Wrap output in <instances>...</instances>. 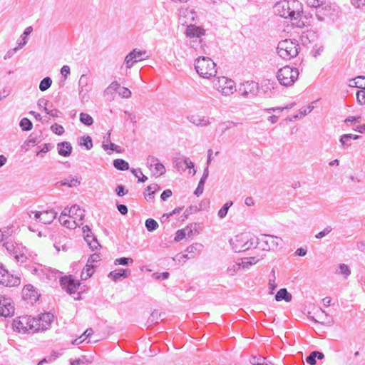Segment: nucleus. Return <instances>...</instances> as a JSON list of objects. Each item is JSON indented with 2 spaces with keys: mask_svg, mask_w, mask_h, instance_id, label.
I'll list each match as a JSON object with an SVG mask.
<instances>
[{
  "mask_svg": "<svg viewBox=\"0 0 365 365\" xmlns=\"http://www.w3.org/2000/svg\"><path fill=\"white\" fill-rule=\"evenodd\" d=\"M185 34L186 36L190 38H200V36L204 35L205 31L203 29L199 26L190 24L187 26Z\"/></svg>",
  "mask_w": 365,
  "mask_h": 365,
  "instance_id": "obj_20",
  "label": "nucleus"
},
{
  "mask_svg": "<svg viewBox=\"0 0 365 365\" xmlns=\"http://www.w3.org/2000/svg\"><path fill=\"white\" fill-rule=\"evenodd\" d=\"M299 76L298 69L285 66L279 69L277 73V78L279 83L284 86H290L297 80Z\"/></svg>",
  "mask_w": 365,
  "mask_h": 365,
  "instance_id": "obj_6",
  "label": "nucleus"
},
{
  "mask_svg": "<svg viewBox=\"0 0 365 365\" xmlns=\"http://www.w3.org/2000/svg\"><path fill=\"white\" fill-rule=\"evenodd\" d=\"M19 126L24 131H29L33 128L32 122L27 118H23L20 123Z\"/></svg>",
  "mask_w": 365,
  "mask_h": 365,
  "instance_id": "obj_38",
  "label": "nucleus"
},
{
  "mask_svg": "<svg viewBox=\"0 0 365 365\" xmlns=\"http://www.w3.org/2000/svg\"><path fill=\"white\" fill-rule=\"evenodd\" d=\"M233 202L232 201L226 202L222 208L218 211V216L220 218H224L228 212L229 208L232 205Z\"/></svg>",
  "mask_w": 365,
  "mask_h": 365,
  "instance_id": "obj_49",
  "label": "nucleus"
},
{
  "mask_svg": "<svg viewBox=\"0 0 365 365\" xmlns=\"http://www.w3.org/2000/svg\"><path fill=\"white\" fill-rule=\"evenodd\" d=\"M120 84L117 81L112 82L103 91V96L108 100L111 101L114 98L115 92L119 88Z\"/></svg>",
  "mask_w": 365,
  "mask_h": 365,
  "instance_id": "obj_22",
  "label": "nucleus"
},
{
  "mask_svg": "<svg viewBox=\"0 0 365 365\" xmlns=\"http://www.w3.org/2000/svg\"><path fill=\"white\" fill-rule=\"evenodd\" d=\"M183 163L185 165V168H189V173H192V175H195L196 173V170L195 169V164L189 158H184Z\"/></svg>",
  "mask_w": 365,
  "mask_h": 365,
  "instance_id": "obj_50",
  "label": "nucleus"
},
{
  "mask_svg": "<svg viewBox=\"0 0 365 365\" xmlns=\"http://www.w3.org/2000/svg\"><path fill=\"white\" fill-rule=\"evenodd\" d=\"M332 230L331 227L327 226L322 231L319 232L315 235V237L317 239H322L326 235H327L329 233H330Z\"/></svg>",
  "mask_w": 365,
  "mask_h": 365,
  "instance_id": "obj_60",
  "label": "nucleus"
},
{
  "mask_svg": "<svg viewBox=\"0 0 365 365\" xmlns=\"http://www.w3.org/2000/svg\"><path fill=\"white\" fill-rule=\"evenodd\" d=\"M14 326L19 332L36 333L40 331L39 321L31 317H22L14 321Z\"/></svg>",
  "mask_w": 365,
  "mask_h": 365,
  "instance_id": "obj_5",
  "label": "nucleus"
},
{
  "mask_svg": "<svg viewBox=\"0 0 365 365\" xmlns=\"http://www.w3.org/2000/svg\"><path fill=\"white\" fill-rule=\"evenodd\" d=\"M68 212H71L70 217L73 218V219L76 220L77 221L78 220V222L81 224H83V220L85 216V214H84L85 211H84V210H82L79 205H72L70 207Z\"/></svg>",
  "mask_w": 365,
  "mask_h": 365,
  "instance_id": "obj_17",
  "label": "nucleus"
},
{
  "mask_svg": "<svg viewBox=\"0 0 365 365\" xmlns=\"http://www.w3.org/2000/svg\"><path fill=\"white\" fill-rule=\"evenodd\" d=\"M57 212L53 210L43 212V217H41V223L50 224L56 217Z\"/></svg>",
  "mask_w": 365,
  "mask_h": 365,
  "instance_id": "obj_29",
  "label": "nucleus"
},
{
  "mask_svg": "<svg viewBox=\"0 0 365 365\" xmlns=\"http://www.w3.org/2000/svg\"><path fill=\"white\" fill-rule=\"evenodd\" d=\"M324 357V355L322 352L314 351L307 357L306 361L310 365H315L317 363V359H322Z\"/></svg>",
  "mask_w": 365,
  "mask_h": 365,
  "instance_id": "obj_30",
  "label": "nucleus"
},
{
  "mask_svg": "<svg viewBox=\"0 0 365 365\" xmlns=\"http://www.w3.org/2000/svg\"><path fill=\"white\" fill-rule=\"evenodd\" d=\"M274 89V83L272 82L270 80H264L262 83L261 86L259 87V95H263L265 98H272L273 90Z\"/></svg>",
  "mask_w": 365,
  "mask_h": 365,
  "instance_id": "obj_14",
  "label": "nucleus"
},
{
  "mask_svg": "<svg viewBox=\"0 0 365 365\" xmlns=\"http://www.w3.org/2000/svg\"><path fill=\"white\" fill-rule=\"evenodd\" d=\"M113 166L118 170H127L129 169V164L123 159H115L113 160Z\"/></svg>",
  "mask_w": 365,
  "mask_h": 365,
  "instance_id": "obj_35",
  "label": "nucleus"
},
{
  "mask_svg": "<svg viewBox=\"0 0 365 365\" xmlns=\"http://www.w3.org/2000/svg\"><path fill=\"white\" fill-rule=\"evenodd\" d=\"M41 142V139L38 137H32V135H30L29 138L24 142V145H22V148L24 149L26 151L29 150V147L31 145H35L38 144Z\"/></svg>",
  "mask_w": 365,
  "mask_h": 365,
  "instance_id": "obj_36",
  "label": "nucleus"
},
{
  "mask_svg": "<svg viewBox=\"0 0 365 365\" xmlns=\"http://www.w3.org/2000/svg\"><path fill=\"white\" fill-rule=\"evenodd\" d=\"M94 272V267L92 264H87L81 272V278L82 280H86L91 277Z\"/></svg>",
  "mask_w": 365,
  "mask_h": 365,
  "instance_id": "obj_34",
  "label": "nucleus"
},
{
  "mask_svg": "<svg viewBox=\"0 0 365 365\" xmlns=\"http://www.w3.org/2000/svg\"><path fill=\"white\" fill-rule=\"evenodd\" d=\"M52 84V80L50 77L43 78L39 83V90L45 91L48 90Z\"/></svg>",
  "mask_w": 365,
  "mask_h": 365,
  "instance_id": "obj_39",
  "label": "nucleus"
},
{
  "mask_svg": "<svg viewBox=\"0 0 365 365\" xmlns=\"http://www.w3.org/2000/svg\"><path fill=\"white\" fill-rule=\"evenodd\" d=\"M316 37V34L312 31H307L306 33H304L302 36V40L304 41V38H306L309 39V41H314V38Z\"/></svg>",
  "mask_w": 365,
  "mask_h": 365,
  "instance_id": "obj_64",
  "label": "nucleus"
},
{
  "mask_svg": "<svg viewBox=\"0 0 365 365\" xmlns=\"http://www.w3.org/2000/svg\"><path fill=\"white\" fill-rule=\"evenodd\" d=\"M195 14L192 10L188 9H182L179 12V21L182 24H187L188 21L186 19L193 21L195 19Z\"/></svg>",
  "mask_w": 365,
  "mask_h": 365,
  "instance_id": "obj_21",
  "label": "nucleus"
},
{
  "mask_svg": "<svg viewBox=\"0 0 365 365\" xmlns=\"http://www.w3.org/2000/svg\"><path fill=\"white\" fill-rule=\"evenodd\" d=\"M339 273L343 274L345 278L350 275L351 271L349 267L345 264H340L339 265Z\"/></svg>",
  "mask_w": 365,
  "mask_h": 365,
  "instance_id": "obj_59",
  "label": "nucleus"
},
{
  "mask_svg": "<svg viewBox=\"0 0 365 365\" xmlns=\"http://www.w3.org/2000/svg\"><path fill=\"white\" fill-rule=\"evenodd\" d=\"M133 260L132 258L124 257L115 259L114 261V264L115 265L119 264V265H124V266L129 265L130 264H133Z\"/></svg>",
  "mask_w": 365,
  "mask_h": 365,
  "instance_id": "obj_53",
  "label": "nucleus"
},
{
  "mask_svg": "<svg viewBox=\"0 0 365 365\" xmlns=\"http://www.w3.org/2000/svg\"><path fill=\"white\" fill-rule=\"evenodd\" d=\"M250 362L252 365H264L266 359L261 356H252L250 359Z\"/></svg>",
  "mask_w": 365,
  "mask_h": 365,
  "instance_id": "obj_46",
  "label": "nucleus"
},
{
  "mask_svg": "<svg viewBox=\"0 0 365 365\" xmlns=\"http://www.w3.org/2000/svg\"><path fill=\"white\" fill-rule=\"evenodd\" d=\"M51 130H52V132H53L58 135H61L64 133L63 127L57 123H54L53 125H52L51 126Z\"/></svg>",
  "mask_w": 365,
  "mask_h": 365,
  "instance_id": "obj_56",
  "label": "nucleus"
},
{
  "mask_svg": "<svg viewBox=\"0 0 365 365\" xmlns=\"http://www.w3.org/2000/svg\"><path fill=\"white\" fill-rule=\"evenodd\" d=\"M275 300L277 302L284 300L286 302H289L292 300V294L288 292L286 288H282L277 292Z\"/></svg>",
  "mask_w": 365,
  "mask_h": 365,
  "instance_id": "obj_28",
  "label": "nucleus"
},
{
  "mask_svg": "<svg viewBox=\"0 0 365 365\" xmlns=\"http://www.w3.org/2000/svg\"><path fill=\"white\" fill-rule=\"evenodd\" d=\"M165 173V168L162 163H158V164H156L154 166V174L155 175H162Z\"/></svg>",
  "mask_w": 365,
  "mask_h": 365,
  "instance_id": "obj_58",
  "label": "nucleus"
},
{
  "mask_svg": "<svg viewBox=\"0 0 365 365\" xmlns=\"http://www.w3.org/2000/svg\"><path fill=\"white\" fill-rule=\"evenodd\" d=\"M242 267V262H233V263H231L227 269V272L228 273L229 275L230 276H233L240 269V267Z\"/></svg>",
  "mask_w": 365,
  "mask_h": 365,
  "instance_id": "obj_43",
  "label": "nucleus"
},
{
  "mask_svg": "<svg viewBox=\"0 0 365 365\" xmlns=\"http://www.w3.org/2000/svg\"><path fill=\"white\" fill-rule=\"evenodd\" d=\"M314 8L316 9L315 15L317 19L319 20L320 21H324L325 17L327 16L324 14L323 11V8L322 7V3L319 4V5L317 6H314Z\"/></svg>",
  "mask_w": 365,
  "mask_h": 365,
  "instance_id": "obj_54",
  "label": "nucleus"
},
{
  "mask_svg": "<svg viewBox=\"0 0 365 365\" xmlns=\"http://www.w3.org/2000/svg\"><path fill=\"white\" fill-rule=\"evenodd\" d=\"M356 99L360 105L365 104V91L364 90L358 91L356 93Z\"/></svg>",
  "mask_w": 365,
  "mask_h": 365,
  "instance_id": "obj_63",
  "label": "nucleus"
},
{
  "mask_svg": "<svg viewBox=\"0 0 365 365\" xmlns=\"http://www.w3.org/2000/svg\"><path fill=\"white\" fill-rule=\"evenodd\" d=\"M58 153L63 157H68L72 152V145L68 141H63L57 144Z\"/></svg>",
  "mask_w": 365,
  "mask_h": 365,
  "instance_id": "obj_19",
  "label": "nucleus"
},
{
  "mask_svg": "<svg viewBox=\"0 0 365 365\" xmlns=\"http://www.w3.org/2000/svg\"><path fill=\"white\" fill-rule=\"evenodd\" d=\"M17 244H14L11 241H6L4 242L3 246L6 248V250L11 254L14 252V249L16 247Z\"/></svg>",
  "mask_w": 365,
  "mask_h": 365,
  "instance_id": "obj_62",
  "label": "nucleus"
},
{
  "mask_svg": "<svg viewBox=\"0 0 365 365\" xmlns=\"http://www.w3.org/2000/svg\"><path fill=\"white\" fill-rule=\"evenodd\" d=\"M80 145L86 147L87 150L93 148L92 139L90 136H83L80 139Z\"/></svg>",
  "mask_w": 365,
  "mask_h": 365,
  "instance_id": "obj_44",
  "label": "nucleus"
},
{
  "mask_svg": "<svg viewBox=\"0 0 365 365\" xmlns=\"http://www.w3.org/2000/svg\"><path fill=\"white\" fill-rule=\"evenodd\" d=\"M159 189H160V186L156 183H153L150 185H148L146 187L145 191L144 192L145 197L146 198L147 196H148L149 197H151L153 195V194L155 193V192L158 190Z\"/></svg>",
  "mask_w": 365,
  "mask_h": 365,
  "instance_id": "obj_40",
  "label": "nucleus"
},
{
  "mask_svg": "<svg viewBox=\"0 0 365 365\" xmlns=\"http://www.w3.org/2000/svg\"><path fill=\"white\" fill-rule=\"evenodd\" d=\"M238 123L233 121H225L220 124L219 128L221 130V133H224L226 130L230 129L232 126L237 125Z\"/></svg>",
  "mask_w": 365,
  "mask_h": 365,
  "instance_id": "obj_51",
  "label": "nucleus"
},
{
  "mask_svg": "<svg viewBox=\"0 0 365 365\" xmlns=\"http://www.w3.org/2000/svg\"><path fill=\"white\" fill-rule=\"evenodd\" d=\"M230 244L235 252H245L253 246L257 247V239L251 237L247 233H242L230 239Z\"/></svg>",
  "mask_w": 365,
  "mask_h": 365,
  "instance_id": "obj_3",
  "label": "nucleus"
},
{
  "mask_svg": "<svg viewBox=\"0 0 365 365\" xmlns=\"http://www.w3.org/2000/svg\"><path fill=\"white\" fill-rule=\"evenodd\" d=\"M216 64L209 57L201 56L195 60V68L197 73L202 78H209L215 76Z\"/></svg>",
  "mask_w": 365,
  "mask_h": 365,
  "instance_id": "obj_4",
  "label": "nucleus"
},
{
  "mask_svg": "<svg viewBox=\"0 0 365 365\" xmlns=\"http://www.w3.org/2000/svg\"><path fill=\"white\" fill-rule=\"evenodd\" d=\"M187 119L190 123L197 126H206L210 124L207 119L200 118L198 115H190L187 117Z\"/></svg>",
  "mask_w": 365,
  "mask_h": 365,
  "instance_id": "obj_31",
  "label": "nucleus"
},
{
  "mask_svg": "<svg viewBox=\"0 0 365 365\" xmlns=\"http://www.w3.org/2000/svg\"><path fill=\"white\" fill-rule=\"evenodd\" d=\"M63 185H68V187H76L80 184V181L76 178H68L62 181Z\"/></svg>",
  "mask_w": 365,
  "mask_h": 365,
  "instance_id": "obj_48",
  "label": "nucleus"
},
{
  "mask_svg": "<svg viewBox=\"0 0 365 365\" xmlns=\"http://www.w3.org/2000/svg\"><path fill=\"white\" fill-rule=\"evenodd\" d=\"M53 148V146L51 144L44 143L43 145L42 148L38 152H37L36 155H38V156L42 155L43 154L46 153L48 151H50Z\"/></svg>",
  "mask_w": 365,
  "mask_h": 365,
  "instance_id": "obj_61",
  "label": "nucleus"
},
{
  "mask_svg": "<svg viewBox=\"0 0 365 365\" xmlns=\"http://www.w3.org/2000/svg\"><path fill=\"white\" fill-rule=\"evenodd\" d=\"M93 333V331L92 329H87L84 333L78 338L76 339L73 341V344H81L83 340L91 336Z\"/></svg>",
  "mask_w": 365,
  "mask_h": 365,
  "instance_id": "obj_45",
  "label": "nucleus"
},
{
  "mask_svg": "<svg viewBox=\"0 0 365 365\" xmlns=\"http://www.w3.org/2000/svg\"><path fill=\"white\" fill-rule=\"evenodd\" d=\"M361 136L360 135H354V134H343L342 135H341L340 137V139H339V142L341 144H344L345 143V140L346 139H350L351 140H357L359 138H360Z\"/></svg>",
  "mask_w": 365,
  "mask_h": 365,
  "instance_id": "obj_55",
  "label": "nucleus"
},
{
  "mask_svg": "<svg viewBox=\"0 0 365 365\" xmlns=\"http://www.w3.org/2000/svg\"><path fill=\"white\" fill-rule=\"evenodd\" d=\"M53 319V315L51 313L42 314L38 318H36V320L39 321L40 331L47 330L50 327Z\"/></svg>",
  "mask_w": 365,
  "mask_h": 365,
  "instance_id": "obj_16",
  "label": "nucleus"
},
{
  "mask_svg": "<svg viewBox=\"0 0 365 365\" xmlns=\"http://www.w3.org/2000/svg\"><path fill=\"white\" fill-rule=\"evenodd\" d=\"M145 225L149 232H153L158 227V223L156 220L152 218H148L145 220Z\"/></svg>",
  "mask_w": 365,
  "mask_h": 365,
  "instance_id": "obj_41",
  "label": "nucleus"
},
{
  "mask_svg": "<svg viewBox=\"0 0 365 365\" xmlns=\"http://www.w3.org/2000/svg\"><path fill=\"white\" fill-rule=\"evenodd\" d=\"M80 121L87 126H90L93 123V118L86 113H81Z\"/></svg>",
  "mask_w": 365,
  "mask_h": 365,
  "instance_id": "obj_42",
  "label": "nucleus"
},
{
  "mask_svg": "<svg viewBox=\"0 0 365 365\" xmlns=\"http://www.w3.org/2000/svg\"><path fill=\"white\" fill-rule=\"evenodd\" d=\"M33 31V27L32 26H28L25 29L23 34L21 35V41L17 42V46L19 48H23L26 44L27 43V37L31 34Z\"/></svg>",
  "mask_w": 365,
  "mask_h": 365,
  "instance_id": "obj_32",
  "label": "nucleus"
},
{
  "mask_svg": "<svg viewBox=\"0 0 365 365\" xmlns=\"http://www.w3.org/2000/svg\"><path fill=\"white\" fill-rule=\"evenodd\" d=\"M26 248L20 244L16 245L12 255L17 262H24L26 259Z\"/></svg>",
  "mask_w": 365,
  "mask_h": 365,
  "instance_id": "obj_23",
  "label": "nucleus"
},
{
  "mask_svg": "<svg viewBox=\"0 0 365 365\" xmlns=\"http://www.w3.org/2000/svg\"><path fill=\"white\" fill-rule=\"evenodd\" d=\"M21 283V279L18 276L10 274L5 267L0 264V284L5 287H16Z\"/></svg>",
  "mask_w": 365,
  "mask_h": 365,
  "instance_id": "obj_8",
  "label": "nucleus"
},
{
  "mask_svg": "<svg viewBox=\"0 0 365 365\" xmlns=\"http://www.w3.org/2000/svg\"><path fill=\"white\" fill-rule=\"evenodd\" d=\"M275 271L274 269L271 272V277L269 279V289H270L269 294H272L274 292V290L277 288V284L275 283Z\"/></svg>",
  "mask_w": 365,
  "mask_h": 365,
  "instance_id": "obj_47",
  "label": "nucleus"
},
{
  "mask_svg": "<svg viewBox=\"0 0 365 365\" xmlns=\"http://www.w3.org/2000/svg\"><path fill=\"white\" fill-rule=\"evenodd\" d=\"M60 282L62 288L70 294L76 293L81 285L80 282L74 279L71 276L62 277Z\"/></svg>",
  "mask_w": 365,
  "mask_h": 365,
  "instance_id": "obj_11",
  "label": "nucleus"
},
{
  "mask_svg": "<svg viewBox=\"0 0 365 365\" xmlns=\"http://www.w3.org/2000/svg\"><path fill=\"white\" fill-rule=\"evenodd\" d=\"M300 46L297 41L285 39L279 42L277 51L283 59L289 60L297 56Z\"/></svg>",
  "mask_w": 365,
  "mask_h": 365,
  "instance_id": "obj_2",
  "label": "nucleus"
},
{
  "mask_svg": "<svg viewBox=\"0 0 365 365\" xmlns=\"http://www.w3.org/2000/svg\"><path fill=\"white\" fill-rule=\"evenodd\" d=\"M14 233V227L13 225L0 228V242H6L8 239Z\"/></svg>",
  "mask_w": 365,
  "mask_h": 365,
  "instance_id": "obj_26",
  "label": "nucleus"
},
{
  "mask_svg": "<svg viewBox=\"0 0 365 365\" xmlns=\"http://www.w3.org/2000/svg\"><path fill=\"white\" fill-rule=\"evenodd\" d=\"M282 239L281 237L270 235H261L260 238H257V245H260L263 250H270L277 248L282 245Z\"/></svg>",
  "mask_w": 365,
  "mask_h": 365,
  "instance_id": "obj_7",
  "label": "nucleus"
},
{
  "mask_svg": "<svg viewBox=\"0 0 365 365\" xmlns=\"http://www.w3.org/2000/svg\"><path fill=\"white\" fill-rule=\"evenodd\" d=\"M89 91L88 77L86 75L83 74L81 76L78 81V94L80 98L83 100L87 97Z\"/></svg>",
  "mask_w": 365,
  "mask_h": 365,
  "instance_id": "obj_15",
  "label": "nucleus"
},
{
  "mask_svg": "<svg viewBox=\"0 0 365 365\" xmlns=\"http://www.w3.org/2000/svg\"><path fill=\"white\" fill-rule=\"evenodd\" d=\"M165 315V313L159 312L158 310H154L150 316L148 317L147 324L148 327L153 326L154 324H158L160 321L163 319V317Z\"/></svg>",
  "mask_w": 365,
  "mask_h": 365,
  "instance_id": "obj_27",
  "label": "nucleus"
},
{
  "mask_svg": "<svg viewBox=\"0 0 365 365\" xmlns=\"http://www.w3.org/2000/svg\"><path fill=\"white\" fill-rule=\"evenodd\" d=\"M130 274V270L128 269H120L114 270L108 274V277L112 280L117 282L121 279L127 278Z\"/></svg>",
  "mask_w": 365,
  "mask_h": 365,
  "instance_id": "obj_18",
  "label": "nucleus"
},
{
  "mask_svg": "<svg viewBox=\"0 0 365 365\" xmlns=\"http://www.w3.org/2000/svg\"><path fill=\"white\" fill-rule=\"evenodd\" d=\"M239 92L245 97L249 94L257 96L259 92V85L255 81H246L240 85Z\"/></svg>",
  "mask_w": 365,
  "mask_h": 365,
  "instance_id": "obj_12",
  "label": "nucleus"
},
{
  "mask_svg": "<svg viewBox=\"0 0 365 365\" xmlns=\"http://www.w3.org/2000/svg\"><path fill=\"white\" fill-rule=\"evenodd\" d=\"M307 20V18H306L305 16L302 17L301 14L300 16L298 17V19L296 20V26L299 28H304V26H307L309 24Z\"/></svg>",
  "mask_w": 365,
  "mask_h": 365,
  "instance_id": "obj_57",
  "label": "nucleus"
},
{
  "mask_svg": "<svg viewBox=\"0 0 365 365\" xmlns=\"http://www.w3.org/2000/svg\"><path fill=\"white\" fill-rule=\"evenodd\" d=\"M217 89L223 96H230L235 91V83L231 79L225 76L220 77L218 81Z\"/></svg>",
  "mask_w": 365,
  "mask_h": 365,
  "instance_id": "obj_10",
  "label": "nucleus"
},
{
  "mask_svg": "<svg viewBox=\"0 0 365 365\" xmlns=\"http://www.w3.org/2000/svg\"><path fill=\"white\" fill-rule=\"evenodd\" d=\"M274 11L284 19L297 20L302 13V5L298 0H281L274 4Z\"/></svg>",
  "mask_w": 365,
  "mask_h": 365,
  "instance_id": "obj_1",
  "label": "nucleus"
},
{
  "mask_svg": "<svg viewBox=\"0 0 365 365\" xmlns=\"http://www.w3.org/2000/svg\"><path fill=\"white\" fill-rule=\"evenodd\" d=\"M14 310L11 299L0 295V316L4 317H11Z\"/></svg>",
  "mask_w": 365,
  "mask_h": 365,
  "instance_id": "obj_9",
  "label": "nucleus"
},
{
  "mask_svg": "<svg viewBox=\"0 0 365 365\" xmlns=\"http://www.w3.org/2000/svg\"><path fill=\"white\" fill-rule=\"evenodd\" d=\"M202 248V245L199 243L193 244V245L189 246L186 250V252L188 254L183 255L182 258H185V259L193 258L196 255V254L200 252Z\"/></svg>",
  "mask_w": 365,
  "mask_h": 365,
  "instance_id": "obj_24",
  "label": "nucleus"
},
{
  "mask_svg": "<svg viewBox=\"0 0 365 365\" xmlns=\"http://www.w3.org/2000/svg\"><path fill=\"white\" fill-rule=\"evenodd\" d=\"M84 239L87 242V243L88 244L92 250H97L98 247L100 246V244L98 243V240L93 235L86 234L84 235Z\"/></svg>",
  "mask_w": 365,
  "mask_h": 365,
  "instance_id": "obj_33",
  "label": "nucleus"
},
{
  "mask_svg": "<svg viewBox=\"0 0 365 365\" xmlns=\"http://www.w3.org/2000/svg\"><path fill=\"white\" fill-rule=\"evenodd\" d=\"M78 220L73 219V220H67L63 221V225L68 229H75L76 227L81 225Z\"/></svg>",
  "mask_w": 365,
  "mask_h": 365,
  "instance_id": "obj_52",
  "label": "nucleus"
},
{
  "mask_svg": "<svg viewBox=\"0 0 365 365\" xmlns=\"http://www.w3.org/2000/svg\"><path fill=\"white\" fill-rule=\"evenodd\" d=\"M208 175H209V170H208V168L206 167L204 170L202 176L198 182L197 187L194 192L195 195H196L197 196H199L200 195L202 194L203 190H204V185L207 179Z\"/></svg>",
  "mask_w": 365,
  "mask_h": 365,
  "instance_id": "obj_25",
  "label": "nucleus"
},
{
  "mask_svg": "<svg viewBox=\"0 0 365 365\" xmlns=\"http://www.w3.org/2000/svg\"><path fill=\"white\" fill-rule=\"evenodd\" d=\"M146 53V51H142L138 50L137 48L133 49L130 51L125 58V63H126V67L128 68H130L133 64L138 61H142L143 59V56Z\"/></svg>",
  "mask_w": 365,
  "mask_h": 365,
  "instance_id": "obj_13",
  "label": "nucleus"
},
{
  "mask_svg": "<svg viewBox=\"0 0 365 365\" xmlns=\"http://www.w3.org/2000/svg\"><path fill=\"white\" fill-rule=\"evenodd\" d=\"M259 258L257 257H247L245 258L242 261V268L248 269L250 266L255 264L257 262L259 261Z\"/></svg>",
  "mask_w": 365,
  "mask_h": 365,
  "instance_id": "obj_37",
  "label": "nucleus"
}]
</instances>
